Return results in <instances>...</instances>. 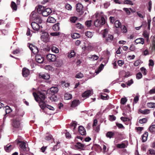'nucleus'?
Here are the masks:
<instances>
[{"mask_svg": "<svg viewBox=\"0 0 155 155\" xmlns=\"http://www.w3.org/2000/svg\"><path fill=\"white\" fill-rule=\"evenodd\" d=\"M47 93L45 91H38L37 93L35 92L33 93V95L36 101L39 102V105L40 107L43 110L46 108L47 105L44 101L45 98V94Z\"/></svg>", "mask_w": 155, "mask_h": 155, "instance_id": "nucleus-1", "label": "nucleus"}, {"mask_svg": "<svg viewBox=\"0 0 155 155\" xmlns=\"http://www.w3.org/2000/svg\"><path fill=\"white\" fill-rule=\"evenodd\" d=\"M37 12L39 14H41L45 17L49 15L52 12V10L49 8H46L41 5H38L37 7Z\"/></svg>", "mask_w": 155, "mask_h": 155, "instance_id": "nucleus-2", "label": "nucleus"}, {"mask_svg": "<svg viewBox=\"0 0 155 155\" xmlns=\"http://www.w3.org/2000/svg\"><path fill=\"white\" fill-rule=\"evenodd\" d=\"M38 14H39L38 13H37L35 11H33L31 15L30 19L32 20H36L37 22L41 23L42 20L38 15Z\"/></svg>", "mask_w": 155, "mask_h": 155, "instance_id": "nucleus-3", "label": "nucleus"}, {"mask_svg": "<svg viewBox=\"0 0 155 155\" xmlns=\"http://www.w3.org/2000/svg\"><path fill=\"white\" fill-rule=\"evenodd\" d=\"M106 22L105 19L103 16L101 17L100 19H97L94 21L95 26L97 27H100L104 25Z\"/></svg>", "mask_w": 155, "mask_h": 155, "instance_id": "nucleus-4", "label": "nucleus"}, {"mask_svg": "<svg viewBox=\"0 0 155 155\" xmlns=\"http://www.w3.org/2000/svg\"><path fill=\"white\" fill-rule=\"evenodd\" d=\"M21 119L19 117L16 118L12 122L13 127L15 128H19L20 127V120Z\"/></svg>", "mask_w": 155, "mask_h": 155, "instance_id": "nucleus-5", "label": "nucleus"}, {"mask_svg": "<svg viewBox=\"0 0 155 155\" xmlns=\"http://www.w3.org/2000/svg\"><path fill=\"white\" fill-rule=\"evenodd\" d=\"M47 58L49 62H54L57 59L56 56L54 54H49L47 55Z\"/></svg>", "mask_w": 155, "mask_h": 155, "instance_id": "nucleus-6", "label": "nucleus"}, {"mask_svg": "<svg viewBox=\"0 0 155 155\" xmlns=\"http://www.w3.org/2000/svg\"><path fill=\"white\" fill-rule=\"evenodd\" d=\"M48 36L47 32H45L43 33L42 35L41 36V38L44 42H47L48 41Z\"/></svg>", "mask_w": 155, "mask_h": 155, "instance_id": "nucleus-7", "label": "nucleus"}, {"mask_svg": "<svg viewBox=\"0 0 155 155\" xmlns=\"http://www.w3.org/2000/svg\"><path fill=\"white\" fill-rule=\"evenodd\" d=\"M35 60L38 63H42L44 61V58L41 56L37 55L35 56Z\"/></svg>", "mask_w": 155, "mask_h": 155, "instance_id": "nucleus-8", "label": "nucleus"}, {"mask_svg": "<svg viewBox=\"0 0 155 155\" xmlns=\"http://www.w3.org/2000/svg\"><path fill=\"white\" fill-rule=\"evenodd\" d=\"M31 26L32 28L36 31H38L40 28V25L35 22H32Z\"/></svg>", "mask_w": 155, "mask_h": 155, "instance_id": "nucleus-9", "label": "nucleus"}, {"mask_svg": "<svg viewBox=\"0 0 155 155\" xmlns=\"http://www.w3.org/2000/svg\"><path fill=\"white\" fill-rule=\"evenodd\" d=\"M83 5L80 3H78L76 5V9L77 12H79L83 13Z\"/></svg>", "mask_w": 155, "mask_h": 155, "instance_id": "nucleus-10", "label": "nucleus"}, {"mask_svg": "<svg viewBox=\"0 0 155 155\" xmlns=\"http://www.w3.org/2000/svg\"><path fill=\"white\" fill-rule=\"evenodd\" d=\"M22 74L24 77H27L30 74L29 70L25 68H24L22 70Z\"/></svg>", "mask_w": 155, "mask_h": 155, "instance_id": "nucleus-11", "label": "nucleus"}, {"mask_svg": "<svg viewBox=\"0 0 155 155\" xmlns=\"http://www.w3.org/2000/svg\"><path fill=\"white\" fill-rule=\"evenodd\" d=\"M79 133L82 135H84L86 134L85 129L83 127L81 126H79Z\"/></svg>", "mask_w": 155, "mask_h": 155, "instance_id": "nucleus-12", "label": "nucleus"}, {"mask_svg": "<svg viewBox=\"0 0 155 155\" xmlns=\"http://www.w3.org/2000/svg\"><path fill=\"white\" fill-rule=\"evenodd\" d=\"M80 104V101L78 100H75L72 102L71 105V107H75L78 106Z\"/></svg>", "mask_w": 155, "mask_h": 155, "instance_id": "nucleus-13", "label": "nucleus"}, {"mask_svg": "<svg viewBox=\"0 0 155 155\" xmlns=\"http://www.w3.org/2000/svg\"><path fill=\"white\" fill-rule=\"evenodd\" d=\"M18 143H20V147L21 149L24 151H25L26 150V143L21 141H18Z\"/></svg>", "mask_w": 155, "mask_h": 155, "instance_id": "nucleus-14", "label": "nucleus"}, {"mask_svg": "<svg viewBox=\"0 0 155 155\" xmlns=\"http://www.w3.org/2000/svg\"><path fill=\"white\" fill-rule=\"evenodd\" d=\"M91 91L90 90H87L85 91L82 94V97H88L91 93Z\"/></svg>", "mask_w": 155, "mask_h": 155, "instance_id": "nucleus-15", "label": "nucleus"}, {"mask_svg": "<svg viewBox=\"0 0 155 155\" xmlns=\"http://www.w3.org/2000/svg\"><path fill=\"white\" fill-rule=\"evenodd\" d=\"M135 42L136 43V44H141L143 45L144 43V40L143 38H139L137 39L135 41Z\"/></svg>", "mask_w": 155, "mask_h": 155, "instance_id": "nucleus-16", "label": "nucleus"}, {"mask_svg": "<svg viewBox=\"0 0 155 155\" xmlns=\"http://www.w3.org/2000/svg\"><path fill=\"white\" fill-rule=\"evenodd\" d=\"M29 47L30 49L32 51L33 53H37L38 51L37 48L33 46L31 44H30L29 45Z\"/></svg>", "mask_w": 155, "mask_h": 155, "instance_id": "nucleus-17", "label": "nucleus"}, {"mask_svg": "<svg viewBox=\"0 0 155 155\" xmlns=\"http://www.w3.org/2000/svg\"><path fill=\"white\" fill-rule=\"evenodd\" d=\"M76 53L74 50H71L68 53V57L69 58H74L75 56Z\"/></svg>", "mask_w": 155, "mask_h": 155, "instance_id": "nucleus-18", "label": "nucleus"}, {"mask_svg": "<svg viewBox=\"0 0 155 155\" xmlns=\"http://www.w3.org/2000/svg\"><path fill=\"white\" fill-rule=\"evenodd\" d=\"M50 91H51L52 94H55L58 92V89L57 87H53L50 88Z\"/></svg>", "mask_w": 155, "mask_h": 155, "instance_id": "nucleus-19", "label": "nucleus"}, {"mask_svg": "<svg viewBox=\"0 0 155 155\" xmlns=\"http://www.w3.org/2000/svg\"><path fill=\"white\" fill-rule=\"evenodd\" d=\"M114 39V37L113 35H108L107 36L106 38L105 41L106 42H111Z\"/></svg>", "mask_w": 155, "mask_h": 155, "instance_id": "nucleus-20", "label": "nucleus"}, {"mask_svg": "<svg viewBox=\"0 0 155 155\" xmlns=\"http://www.w3.org/2000/svg\"><path fill=\"white\" fill-rule=\"evenodd\" d=\"M40 76L41 78L45 79L48 80L50 78V75L47 73L41 74Z\"/></svg>", "mask_w": 155, "mask_h": 155, "instance_id": "nucleus-21", "label": "nucleus"}, {"mask_svg": "<svg viewBox=\"0 0 155 155\" xmlns=\"http://www.w3.org/2000/svg\"><path fill=\"white\" fill-rule=\"evenodd\" d=\"M75 147L77 149H82L84 147V145L80 142H78L75 145Z\"/></svg>", "mask_w": 155, "mask_h": 155, "instance_id": "nucleus-22", "label": "nucleus"}, {"mask_svg": "<svg viewBox=\"0 0 155 155\" xmlns=\"http://www.w3.org/2000/svg\"><path fill=\"white\" fill-rule=\"evenodd\" d=\"M148 133L147 132H145L142 135V141L143 142H145L147 140Z\"/></svg>", "mask_w": 155, "mask_h": 155, "instance_id": "nucleus-23", "label": "nucleus"}, {"mask_svg": "<svg viewBox=\"0 0 155 155\" xmlns=\"http://www.w3.org/2000/svg\"><path fill=\"white\" fill-rule=\"evenodd\" d=\"M47 21L49 23H54L56 21V20L53 17H49L47 20Z\"/></svg>", "mask_w": 155, "mask_h": 155, "instance_id": "nucleus-24", "label": "nucleus"}, {"mask_svg": "<svg viewBox=\"0 0 155 155\" xmlns=\"http://www.w3.org/2000/svg\"><path fill=\"white\" fill-rule=\"evenodd\" d=\"M104 67V65L102 64H101L98 68L95 71V73L97 74H98L103 69Z\"/></svg>", "mask_w": 155, "mask_h": 155, "instance_id": "nucleus-25", "label": "nucleus"}, {"mask_svg": "<svg viewBox=\"0 0 155 155\" xmlns=\"http://www.w3.org/2000/svg\"><path fill=\"white\" fill-rule=\"evenodd\" d=\"M59 23H57L54 25L53 27V29L55 31H58L59 30Z\"/></svg>", "mask_w": 155, "mask_h": 155, "instance_id": "nucleus-26", "label": "nucleus"}, {"mask_svg": "<svg viewBox=\"0 0 155 155\" xmlns=\"http://www.w3.org/2000/svg\"><path fill=\"white\" fill-rule=\"evenodd\" d=\"M72 95L69 93H66L64 96V98L65 100H68L72 98Z\"/></svg>", "mask_w": 155, "mask_h": 155, "instance_id": "nucleus-27", "label": "nucleus"}, {"mask_svg": "<svg viewBox=\"0 0 155 155\" xmlns=\"http://www.w3.org/2000/svg\"><path fill=\"white\" fill-rule=\"evenodd\" d=\"M114 25L115 27L116 28H120L121 27V23L118 20H117L115 21L114 22Z\"/></svg>", "mask_w": 155, "mask_h": 155, "instance_id": "nucleus-28", "label": "nucleus"}, {"mask_svg": "<svg viewBox=\"0 0 155 155\" xmlns=\"http://www.w3.org/2000/svg\"><path fill=\"white\" fill-rule=\"evenodd\" d=\"M85 34L88 38H91L93 36V33L90 31H87L85 32Z\"/></svg>", "mask_w": 155, "mask_h": 155, "instance_id": "nucleus-29", "label": "nucleus"}, {"mask_svg": "<svg viewBox=\"0 0 155 155\" xmlns=\"http://www.w3.org/2000/svg\"><path fill=\"white\" fill-rule=\"evenodd\" d=\"M101 33L102 34L103 37H105L108 33V30L107 29H105L102 30L101 31Z\"/></svg>", "mask_w": 155, "mask_h": 155, "instance_id": "nucleus-30", "label": "nucleus"}, {"mask_svg": "<svg viewBox=\"0 0 155 155\" xmlns=\"http://www.w3.org/2000/svg\"><path fill=\"white\" fill-rule=\"evenodd\" d=\"M51 51L53 52L56 53H58L59 52V51L58 49L54 46H53L51 48Z\"/></svg>", "mask_w": 155, "mask_h": 155, "instance_id": "nucleus-31", "label": "nucleus"}, {"mask_svg": "<svg viewBox=\"0 0 155 155\" xmlns=\"http://www.w3.org/2000/svg\"><path fill=\"white\" fill-rule=\"evenodd\" d=\"M140 113H141L142 114H149L150 112V110L149 109H145L144 110H140Z\"/></svg>", "mask_w": 155, "mask_h": 155, "instance_id": "nucleus-32", "label": "nucleus"}, {"mask_svg": "<svg viewBox=\"0 0 155 155\" xmlns=\"http://www.w3.org/2000/svg\"><path fill=\"white\" fill-rule=\"evenodd\" d=\"M114 132L111 131L108 132L106 134V136L107 137H109L110 138H111L112 137L114 136Z\"/></svg>", "mask_w": 155, "mask_h": 155, "instance_id": "nucleus-33", "label": "nucleus"}, {"mask_svg": "<svg viewBox=\"0 0 155 155\" xmlns=\"http://www.w3.org/2000/svg\"><path fill=\"white\" fill-rule=\"evenodd\" d=\"M11 7L13 10L16 11L17 7L16 3L14 2H12L11 3Z\"/></svg>", "mask_w": 155, "mask_h": 155, "instance_id": "nucleus-34", "label": "nucleus"}, {"mask_svg": "<svg viewBox=\"0 0 155 155\" xmlns=\"http://www.w3.org/2000/svg\"><path fill=\"white\" fill-rule=\"evenodd\" d=\"M143 35V37L146 38L147 41H148L149 38V34L148 32L146 31H144Z\"/></svg>", "mask_w": 155, "mask_h": 155, "instance_id": "nucleus-35", "label": "nucleus"}, {"mask_svg": "<svg viewBox=\"0 0 155 155\" xmlns=\"http://www.w3.org/2000/svg\"><path fill=\"white\" fill-rule=\"evenodd\" d=\"M71 37L74 39H76L80 37V35L78 33H75L71 35Z\"/></svg>", "mask_w": 155, "mask_h": 155, "instance_id": "nucleus-36", "label": "nucleus"}, {"mask_svg": "<svg viewBox=\"0 0 155 155\" xmlns=\"http://www.w3.org/2000/svg\"><path fill=\"white\" fill-rule=\"evenodd\" d=\"M147 105L148 107L150 108H153L155 107V103L153 102L148 103Z\"/></svg>", "mask_w": 155, "mask_h": 155, "instance_id": "nucleus-37", "label": "nucleus"}, {"mask_svg": "<svg viewBox=\"0 0 155 155\" xmlns=\"http://www.w3.org/2000/svg\"><path fill=\"white\" fill-rule=\"evenodd\" d=\"M116 146L117 148H124L126 147L125 144L123 143L120 144H117Z\"/></svg>", "mask_w": 155, "mask_h": 155, "instance_id": "nucleus-38", "label": "nucleus"}, {"mask_svg": "<svg viewBox=\"0 0 155 155\" xmlns=\"http://www.w3.org/2000/svg\"><path fill=\"white\" fill-rule=\"evenodd\" d=\"M155 125H151L149 128V131L151 133H153L155 132Z\"/></svg>", "mask_w": 155, "mask_h": 155, "instance_id": "nucleus-39", "label": "nucleus"}, {"mask_svg": "<svg viewBox=\"0 0 155 155\" xmlns=\"http://www.w3.org/2000/svg\"><path fill=\"white\" fill-rule=\"evenodd\" d=\"M140 69L143 75H145L147 74V71L145 68L142 67L140 68Z\"/></svg>", "mask_w": 155, "mask_h": 155, "instance_id": "nucleus-40", "label": "nucleus"}, {"mask_svg": "<svg viewBox=\"0 0 155 155\" xmlns=\"http://www.w3.org/2000/svg\"><path fill=\"white\" fill-rule=\"evenodd\" d=\"M5 112L6 114H9L12 111V110L8 106H6L5 107Z\"/></svg>", "mask_w": 155, "mask_h": 155, "instance_id": "nucleus-41", "label": "nucleus"}, {"mask_svg": "<svg viewBox=\"0 0 155 155\" xmlns=\"http://www.w3.org/2000/svg\"><path fill=\"white\" fill-rule=\"evenodd\" d=\"M84 77V75L81 72H79L77 73L75 76V78H81Z\"/></svg>", "mask_w": 155, "mask_h": 155, "instance_id": "nucleus-42", "label": "nucleus"}, {"mask_svg": "<svg viewBox=\"0 0 155 155\" xmlns=\"http://www.w3.org/2000/svg\"><path fill=\"white\" fill-rule=\"evenodd\" d=\"M12 146L11 145H9L8 146L5 147V150L7 152H9L12 149Z\"/></svg>", "mask_w": 155, "mask_h": 155, "instance_id": "nucleus-43", "label": "nucleus"}, {"mask_svg": "<svg viewBox=\"0 0 155 155\" xmlns=\"http://www.w3.org/2000/svg\"><path fill=\"white\" fill-rule=\"evenodd\" d=\"M127 101L126 98H122L121 99L120 103L122 104H124Z\"/></svg>", "mask_w": 155, "mask_h": 155, "instance_id": "nucleus-44", "label": "nucleus"}, {"mask_svg": "<svg viewBox=\"0 0 155 155\" xmlns=\"http://www.w3.org/2000/svg\"><path fill=\"white\" fill-rule=\"evenodd\" d=\"M147 121V119L146 118H143L140 119L139 120V123L140 124H143L146 123Z\"/></svg>", "mask_w": 155, "mask_h": 155, "instance_id": "nucleus-45", "label": "nucleus"}, {"mask_svg": "<svg viewBox=\"0 0 155 155\" xmlns=\"http://www.w3.org/2000/svg\"><path fill=\"white\" fill-rule=\"evenodd\" d=\"M141 60L140 59H138L136 60L134 63V65L135 66H138L141 62Z\"/></svg>", "mask_w": 155, "mask_h": 155, "instance_id": "nucleus-46", "label": "nucleus"}, {"mask_svg": "<svg viewBox=\"0 0 155 155\" xmlns=\"http://www.w3.org/2000/svg\"><path fill=\"white\" fill-rule=\"evenodd\" d=\"M90 58L92 59V60L95 61L98 59V57L96 55H93L91 56V57H90Z\"/></svg>", "mask_w": 155, "mask_h": 155, "instance_id": "nucleus-47", "label": "nucleus"}, {"mask_svg": "<svg viewBox=\"0 0 155 155\" xmlns=\"http://www.w3.org/2000/svg\"><path fill=\"white\" fill-rule=\"evenodd\" d=\"M76 27L80 29H81L83 28V25L79 23H78L76 24Z\"/></svg>", "mask_w": 155, "mask_h": 155, "instance_id": "nucleus-48", "label": "nucleus"}, {"mask_svg": "<svg viewBox=\"0 0 155 155\" xmlns=\"http://www.w3.org/2000/svg\"><path fill=\"white\" fill-rule=\"evenodd\" d=\"M124 3L125 4H129L131 5H133V3L132 1L129 0H125Z\"/></svg>", "mask_w": 155, "mask_h": 155, "instance_id": "nucleus-49", "label": "nucleus"}, {"mask_svg": "<svg viewBox=\"0 0 155 155\" xmlns=\"http://www.w3.org/2000/svg\"><path fill=\"white\" fill-rule=\"evenodd\" d=\"M142 75L141 73L138 72L137 74L136 78L138 79H139L142 78Z\"/></svg>", "mask_w": 155, "mask_h": 155, "instance_id": "nucleus-50", "label": "nucleus"}, {"mask_svg": "<svg viewBox=\"0 0 155 155\" xmlns=\"http://www.w3.org/2000/svg\"><path fill=\"white\" fill-rule=\"evenodd\" d=\"M50 99L54 101H56L58 100V98L57 96L55 95H53L51 97Z\"/></svg>", "mask_w": 155, "mask_h": 155, "instance_id": "nucleus-51", "label": "nucleus"}, {"mask_svg": "<svg viewBox=\"0 0 155 155\" xmlns=\"http://www.w3.org/2000/svg\"><path fill=\"white\" fill-rule=\"evenodd\" d=\"M77 19V18L75 17H72L70 18V20L71 22L75 23Z\"/></svg>", "mask_w": 155, "mask_h": 155, "instance_id": "nucleus-52", "label": "nucleus"}, {"mask_svg": "<svg viewBox=\"0 0 155 155\" xmlns=\"http://www.w3.org/2000/svg\"><path fill=\"white\" fill-rule=\"evenodd\" d=\"M109 120L111 121L115 120L116 117L114 115H110L109 116Z\"/></svg>", "mask_w": 155, "mask_h": 155, "instance_id": "nucleus-53", "label": "nucleus"}, {"mask_svg": "<svg viewBox=\"0 0 155 155\" xmlns=\"http://www.w3.org/2000/svg\"><path fill=\"white\" fill-rule=\"evenodd\" d=\"M91 20L85 22V25L87 27H90L91 25Z\"/></svg>", "mask_w": 155, "mask_h": 155, "instance_id": "nucleus-54", "label": "nucleus"}, {"mask_svg": "<svg viewBox=\"0 0 155 155\" xmlns=\"http://www.w3.org/2000/svg\"><path fill=\"white\" fill-rule=\"evenodd\" d=\"M60 35L59 32H51L50 33V35L52 36H57Z\"/></svg>", "mask_w": 155, "mask_h": 155, "instance_id": "nucleus-55", "label": "nucleus"}, {"mask_svg": "<svg viewBox=\"0 0 155 155\" xmlns=\"http://www.w3.org/2000/svg\"><path fill=\"white\" fill-rule=\"evenodd\" d=\"M121 120H122L124 122L126 121H129L130 120V119L126 117H121L120 118Z\"/></svg>", "mask_w": 155, "mask_h": 155, "instance_id": "nucleus-56", "label": "nucleus"}, {"mask_svg": "<svg viewBox=\"0 0 155 155\" xmlns=\"http://www.w3.org/2000/svg\"><path fill=\"white\" fill-rule=\"evenodd\" d=\"M139 100V97L138 96L136 95L135 97L134 100V102L135 104L137 103Z\"/></svg>", "mask_w": 155, "mask_h": 155, "instance_id": "nucleus-57", "label": "nucleus"}, {"mask_svg": "<svg viewBox=\"0 0 155 155\" xmlns=\"http://www.w3.org/2000/svg\"><path fill=\"white\" fill-rule=\"evenodd\" d=\"M118 64L120 66H121L124 64V62L122 60H119L118 61Z\"/></svg>", "mask_w": 155, "mask_h": 155, "instance_id": "nucleus-58", "label": "nucleus"}, {"mask_svg": "<svg viewBox=\"0 0 155 155\" xmlns=\"http://www.w3.org/2000/svg\"><path fill=\"white\" fill-rule=\"evenodd\" d=\"M154 61L152 59H150L149 60V66H153L154 65Z\"/></svg>", "mask_w": 155, "mask_h": 155, "instance_id": "nucleus-59", "label": "nucleus"}, {"mask_svg": "<svg viewBox=\"0 0 155 155\" xmlns=\"http://www.w3.org/2000/svg\"><path fill=\"white\" fill-rule=\"evenodd\" d=\"M123 10L125 11L128 15H129L130 14V11L129 9L127 8H124Z\"/></svg>", "mask_w": 155, "mask_h": 155, "instance_id": "nucleus-60", "label": "nucleus"}, {"mask_svg": "<svg viewBox=\"0 0 155 155\" xmlns=\"http://www.w3.org/2000/svg\"><path fill=\"white\" fill-rule=\"evenodd\" d=\"M110 5V3L109 2H106L104 3V7L105 8H107Z\"/></svg>", "mask_w": 155, "mask_h": 155, "instance_id": "nucleus-61", "label": "nucleus"}, {"mask_svg": "<svg viewBox=\"0 0 155 155\" xmlns=\"http://www.w3.org/2000/svg\"><path fill=\"white\" fill-rule=\"evenodd\" d=\"M137 14L139 17L141 18H143L144 16L143 15L141 12L139 11L137 12Z\"/></svg>", "mask_w": 155, "mask_h": 155, "instance_id": "nucleus-62", "label": "nucleus"}, {"mask_svg": "<svg viewBox=\"0 0 155 155\" xmlns=\"http://www.w3.org/2000/svg\"><path fill=\"white\" fill-rule=\"evenodd\" d=\"M65 8L66 9L68 10H71L72 7L70 4H67L66 5Z\"/></svg>", "mask_w": 155, "mask_h": 155, "instance_id": "nucleus-63", "label": "nucleus"}, {"mask_svg": "<svg viewBox=\"0 0 155 155\" xmlns=\"http://www.w3.org/2000/svg\"><path fill=\"white\" fill-rule=\"evenodd\" d=\"M155 93V87L150 90L149 91L150 94H152Z\"/></svg>", "mask_w": 155, "mask_h": 155, "instance_id": "nucleus-64", "label": "nucleus"}]
</instances>
